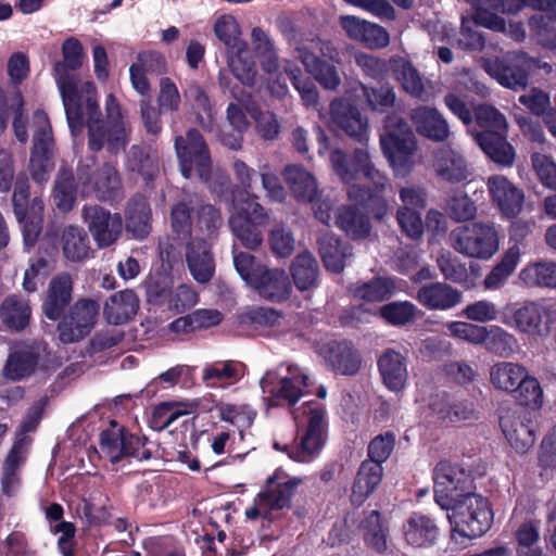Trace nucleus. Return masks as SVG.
I'll use <instances>...</instances> for the list:
<instances>
[{"mask_svg":"<svg viewBox=\"0 0 556 556\" xmlns=\"http://www.w3.org/2000/svg\"><path fill=\"white\" fill-rule=\"evenodd\" d=\"M186 262L193 278H212L215 262L207 242L194 237L186 245Z\"/></svg>","mask_w":556,"mask_h":556,"instance_id":"c85d7f7f","label":"nucleus"},{"mask_svg":"<svg viewBox=\"0 0 556 556\" xmlns=\"http://www.w3.org/2000/svg\"><path fill=\"white\" fill-rule=\"evenodd\" d=\"M34 139L29 167L33 179L38 184L48 181L53 168L51 149L53 144L52 129L47 114L36 111L33 116Z\"/></svg>","mask_w":556,"mask_h":556,"instance_id":"9d476101","label":"nucleus"},{"mask_svg":"<svg viewBox=\"0 0 556 556\" xmlns=\"http://www.w3.org/2000/svg\"><path fill=\"white\" fill-rule=\"evenodd\" d=\"M233 265L241 278H273L267 266L248 252L236 253Z\"/></svg>","mask_w":556,"mask_h":556,"instance_id":"052dcab7","label":"nucleus"},{"mask_svg":"<svg viewBox=\"0 0 556 556\" xmlns=\"http://www.w3.org/2000/svg\"><path fill=\"white\" fill-rule=\"evenodd\" d=\"M486 186L492 203L506 217L517 216L523 203V193L505 176L494 175L488 178Z\"/></svg>","mask_w":556,"mask_h":556,"instance_id":"4be33fe9","label":"nucleus"},{"mask_svg":"<svg viewBox=\"0 0 556 556\" xmlns=\"http://www.w3.org/2000/svg\"><path fill=\"white\" fill-rule=\"evenodd\" d=\"M418 308L409 301L384 304V321L396 327L406 326L416 319Z\"/></svg>","mask_w":556,"mask_h":556,"instance_id":"bf43d9fd","label":"nucleus"},{"mask_svg":"<svg viewBox=\"0 0 556 556\" xmlns=\"http://www.w3.org/2000/svg\"><path fill=\"white\" fill-rule=\"evenodd\" d=\"M319 354L336 375L355 376L362 367V355L349 340H330L320 346Z\"/></svg>","mask_w":556,"mask_h":556,"instance_id":"a211bd4d","label":"nucleus"},{"mask_svg":"<svg viewBox=\"0 0 556 556\" xmlns=\"http://www.w3.org/2000/svg\"><path fill=\"white\" fill-rule=\"evenodd\" d=\"M382 481V433L369 443L367 458L362 462L352 484L351 503L361 506Z\"/></svg>","mask_w":556,"mask_h":556,"instance_id":"1a4fd4ad","label":"nucleus"},{"mask_svg":"<svg viewBox=\"0 0 556 556\" xmlns=\"http://www.w3.org/2000/svg\"><path fill=\"white\" fill-rule=\"evenodd\" d=\"M197 204V195L184 192V198L172 207V228L181 239L189 238L192 233L191 211Z\"/></svg>","mask_w":556,"mask_h":556,"instance_id":"49530a36","label":"nucleus"},{"mask_svg":"<svg viewBox=\"0 0 556 556\" xmlns=\"http://www.w3.org/2000/svg\"><path fill=\"white\" fill-rule=\"evenodd\" d=\"M538 466L542 470H556V426L543 438L538 453Z\"/></svg>","mask_w":556,"mask_h":556,"instance_id":"774afa93","label":"nucleus"},{"mask_svg":"<svg viewBox=\"0 0 556 556\" xmlns=\"http://www.w3.org/2000/svg\"><path fill=\"white\" fill-rule=\"evenodd\" d=\"M262 299L280 303L292 292L291 280H244Z\"/></svg>","mask_w":556,"mask_h":556,"instance_id":"864d4df0","label":"nucleus"},{"mask_svg":"<svg viewBox=\"0 0 556 556\" xmlns=\"http://www.w3.org/2000/svg\"><path fill=\"white\" fill-rule=\"evenodd\" d=\"M84 216L99 248L110 247L119 238L123 230V220L119 214L111 213L99 206H90L84 210Z\"/></svg>","mask_w":556,"mask_h":556,"instance_id":"6ab92c4d","label":"nucleus"},{"mask_svg":"<svg viewBox=\"0 0 556 556\" xmlns=\"http://www.w3.org/2000/svg\"><path fill=\"white\" fill-rule=\"evenodd\" d=\"M417 300L429 309H448L462 301V293L443 282H433L418 290Z\"/></svg>","mask_w":556,"mask_h":556,"instance_id":"7c9ffc66","label":"nucleus"},{"mask_svg":"<svg viewBox=\"0 0 556 556\" xmlns=\"http://www.w3.org/2000/svg\"><path fill=\"white\" fill-rule=\"evenodd\" d=\"M175 149L184 177L191 178L193 172H195L201 181L207 182L210 180L212 174L211 156L208 148L198 130L190 129L186 137H176Z\"/></svg>","mask_w":556,"mask_h":556,"instance_id":"6e6552de","label":"nucleus"},{"mask_svg":"<svg viewBox=\"0 0 556 556\" xmlns=\"http://www.w3.org/2000/svg\"><path fill=\"white\" fill-rule=\"evenodd\" d=\"M73 293V280H51L42 304L45 316L50 320H59L70 305Z\"/></svg>","mask_w":556,"mask_h":556,"instance_id":"473e14b6","label":"nucleus"},{"mask_svg":"<svg viewBox=\"0 0 556 556\" xmlns=\"http://www.w3.org/2000/svg\"><path fill=\"white\" fill-rule=\"evenodd\" d=\"M223 225L220 212L211 204H203L198 210L195 230L206 237L213 236Z\"/></svg>","mask_w":556,"mask_h":556,"instance_id":"69168bd1","label":"nucleus"},{"mask_svg":"<svg viewBox=\"0 0 556 556\" xmlns=\"http://www.w3.org/2000/svg\"><path fill=\"white\" fill-rule=\"evenodd\" d=\"M185 97L192 103L197 122L205 130L213 128V109L206 92L199 85L192 84L185 91Z\"/></svg>","mask_w":556,"mask_h":556,"instance_id":"603ef678","label":"nucleus"},{"mask_svg":"<svg viewBox=\"0 0 556 556\" xmlns=\"http://www.w3.org/2000/svg\"><path fill=\"white\" fill-rule=\"evenodd\" d=\"M281 315L274 308L256 307L238 315V324L254 329L273 327L279 323Z\"/></svg>","mask_w":556,"mask_h":556,"instance_id":"680f3d73","label":"nucleus"},{"mask_svg":"<svg viewBox=\"0 0 556 556\" xmlns=\"http://www.w3.org/2000/svg\"><path fill=\"white\" fill-rule=\"evenodd\" d=\"M528 25L542 47L556 50V28L555 22L551 17L535 14L529 18Z\"/></svg>","mask_w":556,"mask_h":556,"instance_id":"e2e57ef3","label":"nucleus"},{"mask_svg":"<svg viewBox=\"0 0 556 556\" xmlns=\"http://www.w3.org/2000/svg\"><path fill=\"white\" fill-rule=\"evenodd\" d=\"M521 380L522 382L511 393L519 406L518 408L539 409L543 404V390L539 380L531 376L529 371Z\"/></svg>","mask_w":556,"mask_h":556,"instance_id":"de8ad7c7","label":"nucleus"},{"mask_svg":"<svg viewBox=\"0 0 556 556\" xmlns=\"http://www.w3.org/2000/svg\"><path fill=\"white\" fill-rule=\"evenodd\" d=\"M96 164L97 157L93 155L79 161L76 175L83 189L93 191L101 201L121 199L123 195V185L115 165L105 162L100 167L94 168Z\"/></svg>","mask_w":556,"mask_h":556,"instance_id":"20e7f679","label":"nucleus"},{"mask_svg":"<svg viewBox=\"0 0 556 556\" xmlns=\"http://www.w3.org/2000/svg\"><path fill=\"white\" fill-rule=\"evenodd\" d=\"M472 135L476 143L492 162L503 167L514 164L516 151L507 140L508 130L476 131Z\"/></svg>","mask_w":556,"mask_h":556,"instance_id":"5701e85b","label":"nucleus"},{"mask_svg":"<svg viewBox=\"0 0 556 556\" xmlns=\"http://www.w3.org/2000/svg\"><path fill=\"white\" fill-rule=\"evenodd\" d=\"M389 64L405 91L413 96H420L424 92L421 77L408 61L403 58H391Z\"/></svg>","mask_w":556,"mask_h":556,"instance_id":"8fccbe9b","label":"nucleus"},{"mask_svg":"<svg viewBox=\"0 0 556 556\" xmlns=\"http://www.w3.org/2000/svg\"><path fill=\"white\" fill-rule=\"evenodd\" d=\"M410 119L416 131L434 142H444L450 136L447 121L435 108L418 106L410 112Z\"/></svg>","mask_w":556,"mask_h":556,"instance_id":"a878e982","label":"nucleus"},{"mask_svg":"<svg viewBox=\"0 0 556 556\" xmlns=\"http://www.w3.org/2000/svg\"><path fill=\"white\" fill-rule=\"evenodd\" d=\"M336 226L352 239H362L370 233L369 218L349 206H341L336 212Z\"/></svg>","mask_w":556,"mask_h":556,"instance_id":"58836bf2","label":"nucleus"},{"mask_svg":"<svg viewBox=\"0 0 556 556\" xmlns=\"http://www.w3.org/2000/svg\"><path fill=\"white\" fill-rule=\"evenodd\" d=\"M228 66L233 76L243 85L252 86L255 81V64L248 46L229 51Z\"/></svg>","mask_w":556,"mask_h":556,"instance_id":"09e8293b","label":"nucleus"},{"mask_svg":"<svg viewBox=\"0 0 556 556\" xmlns=\"http://www.w3.org/2000/svg\"><path fill=\"white\" fill-rule=\"evenodd\" d=\"M228 223L233 236L245 249L257 250L262 245V226L250 220L247 215L232 213Z\"/></svg>","mask_w":556,"mask_h":556,"instance_id":"a19ab883","label":"nucleus"},{"mask_svg":"<svg viewBox=\"0 0 556 556\" xmlns=\"http://www.w3.org/2000/svg\"><path fill=\"white\" fill-rule=\"evenodd\" d=\"M300 479L286 478L280 480L277 473L270 476L265 486L257 494V503L265 508V514L271 510H280L291 507V500L294 496Z\"/></svg>","mask_w":556,"mask_h":556,"instance_id":"aec40b11","label":"nucleus"},{"mask_svg":"<svg viewBox=\"0 0 556 556\" xmlns=\"http://www.w3.org/2000/svg\"><path fill=\"white\" fill-rule=\"evenodd\" d=\"M151 208L144 199L132 200L126 210V229L134 237L142 239L151 230Z\"/></svg>","mask_w":556,"mask_h":556,"instance_id":"79ce46f5","label":"nucleus"},{"mask_svg":"<svg viewBox=\"0 0 556 556\" xmlns=\"http://www.w3.org/2000/svg\"><path fill=\"white\" fill-rule=\"evenodd\" d=\"M216 37L227 47L228 52L247 45L241 40V30L232 15H222L214 24Z\"/></svg>","mask_w":556,"mask_h":556,"instance_id":"6e6d98bb","label":"nucleus"},{"mask_svg":"<svg viewBox=\"0 0 556 556\" xmlns=\"http://www.w3.org/2000/svg\"><path fill=\"white\" fill-rule=\"evenodd\" d=\"M448 241L464 256L489 260L500 249V231L493 222H471L452 229Z\"/></svg>","mask_w":556,"mask_h":556,"instance_id":"7ed1b4c3","label":"nucleus"},{"mask_svg":"<svg viewBox=\"0 0 556 556\" xmlns=\"http://www.w3.org/2000/svg\"><path fill=\"white\" fill-rule=\"evenodd\" d=\"M527 372V368L520 364L498 362L490 369V382L496 390L511 394Z\"/></svg>","mask_w":556,"mask_h":556,"instance_id":"e433bc0d","label":"nucleus"},{"mask_svg":"<svg viewBox=\"0 0 556 556\" xmlns=\"http://www.w3.org/2000/svg\"><path fill=\"white\" fill-rule=\"evenodd\" d=\"M264 393H268L271 406H293L304 395L308 387V376L296 365H289L286 376L268 371L261 379Z\"/></svg>","mask_w":556,"mask_h":556,"instance_id":"0eeeda50","label":"nucleus"},{"mask_svg":"<svg viewBox=\"0 0 556 556\" xmlns=\"http://www.w3.org/2000/svg\"><path fill=\"white\" fill-rule=\"evenodd\" d=\"M502 321L521 333L546 337L556 330V305L526 301L519 307L511 308V317L505 313Z\"/></svg>","mask_w":556,"mask_h":556,"instance_id":"423d86ee","label":"nucleus"},{"mask_svg":"<svg viewBox=\"0 0 556 556\" xmlns=\"http://www.w3.org/2000/svg\"><path fill=\"white\" fill-rule=\"evenodd\" d=\"M407 377L406 357L394 350H384V387L397 393L404 389Z\"/></svg>","mask_w":556,"mask_h":556,"instance_id":"ea45409f","label":"nucleus"},{"mask_svg":"<svg viewBox=\"0 0 556 556\" xmlns=\"http://www.w3.org/2000/svg\"><path fill=\"white\" fill-rule=\"evenodd\" d=\"M283 178L293 197L300 202L314 201L319 189L316 178L312 173L300 165H287L283 169Z\"/></svg>","mask_w":556,"mask_h":556,"instance_id":"2f4dec72","label":"nucleus"},{"mask_svg":"<svg viewBox=\"0 0 556 556\" xmlns=\"http://www.w3.org/2000/svg\"><path fill=\"white\" fill-rule=\"evenodd\" d=\"M139 299L131 290L119 291L105 302L103 315L109 324L123 325L135 317Z\"/></svg>","mask_w":556,"mask_h":556,"instance_id":"c756f323","label":"nucleus"},{"mask_svg":"<svg viewBox=\"0 0 556 556\" xmlns=\"http://www.w3.org/2000/svg\"><path fill=\"white\" fill-rule=\"evenodd\" d=\"M62 248L67 260L78 262L87 258L90 247L86 231L79 227L66 226L62 232Z\"/></svg>","mask_w":556,"mask_h":556,"instance_id":"a18cd8bd","label":"nucleus"},{"mask_svg":"<svg viewBox=\"0 0 556 556\" xmlns=\"http://www.w3.org/2000/svg\"><path fill=\"white\" fill-rule=\"evenodd\" d=\"M473 117L480 131L508 130V123L503 113L490 104H479L473 109Z\"/></svg>","mask_w":556,"mask_h":556,"instance_id":"4d7b16f0","label":"nucleus"},{"mask_svg":"<svg viewBox=\"0 0 556 556\" xmlns=\"http://www.w3.org/2000/svg\"><path fill=\"white\" fill-rule=\"evenodd\" d=\"M318 247L325 267L333 275L340 274L345 258L352 255L350 247L328 232L320 236Z\"/></svg>","mask_w":556,"mask_h":556,"instance_id":"f704fd0d","label":"nucleus"},{"mask_svg":"<svg viewBox=\"0 0 556 556\" xmlns=\"http://www.w3.org/2000/svg\"><path fill=\"white\" fill-rule=\"evenodd\" d=\"M149 440L144 435L130 432L115 420L111 421V428L100 433V448L109 457L111 463L116 464L124 458L136 460H149L152 452L147 444Z\"/></svg>","mask_w":556,"mask_h":556,"instance_id":"39448f33","label":"nucleus"},{"mask_svg":"<svg viewBox=\"0 0 556 556\" xmlns=\"http://www.w3.org/2000/svg\"><path fill=\"white\" fill-rule=\"evenodd\" d=\"M125 168L149 180L159 170L156 154L150 148L135 144L126 153Z\"/></svg>","mask_w":556,"mask_h":556,"instance_id":"4c0bfd02","label":"nucleus"},{"mask_svg":"<svg viewBox=\"0 0 556 556\" xmlns=\"http://www.w3.org/2000/svg\"><path fill=\"white\" fill-rule=\"evenodd\" d=\"M500 427L510 446L527 453L535 442L534 413L525 408H508L500 417Z\"/></svg>","mask_w":556,"mask_h":556,"instance_id":"4468645a","label":"nucleus"},{"mask_svg":"<svg viewBox=\"0 0 556 556\" xmlns=\"http://www.w3.org/2000/svg\"><path fill=\"white\" fill-rule=\"evenodd\" d=\"M331 123L359 142L368 139V123L361 112L343 99L330 103Z\"/></svg>","mask_w":556,"mask_h":556,"instance_id":"412c9836","label":"nucleus"},{"mask_svg":"<svg viewBox=\"0 0 556 556\" xmlns=\"http://www.w3.org/2000/svg\"><path fill=\"white\" fill-rule=\"evenodd\" d=\"M432 165L437 176L450 184L466 181L470 176L464 155L450 147L440 148L434 152Z\"/></svg>","mask_w":556,"mask_h":556,"instance_id":"b1692460","label":"nucleus"},{"mask_svg":"<svg viewBox=\"0 0 556 556\" xmlns=\"http://www.w3.org/2000/svg\"><path fill=\"white\" fill-rule=\"evenodd\" d=\"M30 316L31 308L28 302L18 295H9L1 304V320L11 330H24L29 325Z\"/></svg>","mask_w":556,"mask_h":556,"instance_id":"c9c22d12","label":"nucleus"},{"mask_svg":"<svg viewBox=\"0 0 556 556\" xmlns=\"http://www.w3.org/2000/svg\"><path fill=\"white\" fill-rule=\"evenodd\" d=\"M429 406L439 419L452 424L469 419L472 414V409L466 403H452L445 392L432 396Z\"/></svg>","mask_w":556,"mask_h":556,"instance_id":"c03bdc74","label":"nucleus"},{"mask_svg":"<svg viewBox=\"0 0 556 556\" xmlns=\"http://www.w3.org/2000/svg\"><path fill=\"white\" fill-rule=\"evenodd\" d=\"M223 319L224 316L218 309L201 308L176 318L170 323L169 329L176 333H191L218 326Z\"/></svg>","mask_w":556,"mask_h":556,"instance_id":"72a5a7b5","label":"nucleus"},{"mask_svg":"<svg viewBox=\"0 0 556 556\" xmlns=\"http://www.w3.org/2000/svg\"><path fill=\"white\" fill-rule=\"evenodd\" d=\"M405 542L413 547H428L435 543L439 528L429 516L413 511L402 525Z\"/></svg>","mask_w":556,"mask_h":556,"instance_id":"393cba45","label":"nucleus"},{"mask_svg":"<svg viewBox=\"0 0 556 556\" xmlns=\"http://www.w3.org/2000/svg\"><path fill=\"white\" fill-rule=\"evenodd\" d=\"M354 295L364 302L340 312L338 318L342 327L358 328L362 324L382 317V305H379L382 301V280H368L356 289Z\"/></svg>","mask_w":556,"mask_h":556,"instance_id":"f8f14e48","label":"nucleus"},{"mask_svg":"<svg viewBox=\"0 0 556 556\" xmlns=\"http://www.w3.org/2000/svg\"><path fill=\"white\" fill-rule=\"evenodd\" d=\"M446 211L451 219L463 223L473 220L478 208L475 201L466 192L459 191L450 197Z\"/></svg>","mask_w":556,"mask_h":556,"instance_id":"13d9d810","label":"nucleus"},{"mask_svg":"<svg viewBox=\"0 0 556 556\" xmlns=\"http://www.w3.org/2000/svg\"><path fill=\"white\" fill-rule=\"evenodd\" d=\"M100 305L91 299L78 300L63 316L58 325V334L62 343H74L88 336L96 324Z\"/></svg>","mask_w":556,"mask_h":556,"instance_id":"2eb2a0df","label":"nucleus"},{"mask_svg":"<svg viewBox=\"0 0 556 556\" xmlns=\"http://www.w3.org/2000/svg\"><path fill=\"white\" fill-rule=\"evenodd\" d=\"M417 141L412 129L401 134L384 132V157L397 177H405L414 167Z\"/></svg>","mask_w":556,"mask_h":556,"instance_id":"f3484780","label":"nucleus"},{"mask_svg":"<svg viewBox=\"0 0 556 556\" xmlns=\"http://www.w3.org/2000/svg\"><path fill=\"white\" fill-rule=\"evenodd\" d=\"M268 241L271 252L279 257H288L294 251L295 240L293 233L283 224L277 225L269 232Z\"/></svg>","mask_w":556,"mask_h":556,"instance_id":"0e129e2a","label":"nucleus"},{"mask_svg":"<svg viewBox=\"0 0 556 556\" xmlns=\"http://www.w3.org/2000/svg\"><path fill=\"white\" fill-rule=\"evenodd\" d=\"M434 482L438 485H445L452 493H457V498L467 501L473 495L472 479L469 473L447 460H441L434 468Z\"/></svg>","mask_w":556,"mask_h":556,"instance_id":"cd10ccee","label":"nucleus"},{"mask_svg":"<svg viewBox=\"0 0 556 556\" xmlns=\"http://www.w3.org/2000/svg\"><path fill=\"white\" fill-rule=\"evenodd\" d=\"M531 161L542 185L556 190V164L553 160L545 154L535 152L531 155Z\"/></svg>","mask_w":556,"mask_h":556,"instance_id":"338daca9","label":"nucleus"},{"mask_svg":"<svg viewBox=\"0 0 556 556\" xmlns=\"http://www.w3.org/2000/svg\"><path fill=\"white\" fill-rule=\"evenodd\" d=\"M40 349L36 344H25L8 356L3 375L12 381H21L31 376L40 361Z\"/></svg>","mask_w":556,"mask_h":556,"instance_id":"bb28decb","label":"nucleus"},{"mask_svg":"<svg viewBox=\"0 0 556 556\" xmlns=\"http://www.w3.org/2000/svg\"><path fill=\"white\" fill-rule=\"evenodd\" d=\"M283 71L300 93L303 103L306 106H315L319 99L315 84L309 78L303 77L301 70L289 60L283 61Z\"/></svg>","mask_w":556,"mask_h":556,"instance_id":"5fc2aeb1","label":"nucleus"},{"mask_svg":"<svg viewBox=\"0 0 556 556\" xmlns=\"http://www.w3.org/2000/svg\"><path fill=\"white\" fill-rule=\"evenodd\" d=\"M63 61L54 65V76L63 101L67 124L74 136L83 131L85 119L88 127V147L98 152L103 148L112 154L125 150L129 142L130 126L124 121L121 106L115 97H106V118L94 99L96 88L86 81L78 88L75 71L83 64L84 49L78 39L67 38L62 45Z\"/></svg>","mask_w":556,"mask_h":556,"instance_id":"f257e3e1","label":"nucleus"},{"mask_svg":"<svg viewBox=\"0 0 556 556\" xmlns=\"http://www.w3.org/2000/svg\"><path fill=\"white\" fill-rule=\"evenodd\" d=\"M336 173L348 186L349 198L356 203L367 204L379 192L378 180L380 172L372 165L369 154L363 148H357L351 162H348L342 151L331 154Z\"/></svg>","mask_w":556,"mask_h":556,"instance_id":"f03ea898","label":"nucleus"},{"mask_svg":"<svg viewBox=\"0 0 556 556\" xmlns=\"http://www.w3.org/2000/svg\"><path fill=\"white\" fill-rule=\"evenodd\" d=\"M77 187L75 177L70 168L61 167L56 174L53 187V202L62 212H68L76 202Z\"/></svg>","mask_w":556,"mask_h":556,"instance_id":"37998d69","label":"nucleus"},{"mask_svg":"<svg viewBox=\"0 0 556 556\" xmlns=\"http://www.w3.org/2000/svg\"><path fill=\"white\" fill-rule=\"evenodd\" d=\"M455 530L464 538L476 539L483 535L493 522V511L486 497L469 495L454 514Z\"/></svg>","mask_w":556,"mask_h":556,"instance_id":"9b49d317","label":"nucleus"},{"mask_svg":"<svg viewBox=\"0 0 556 556\" xmlns=\"http://www.w3.org/2000/svg\"><path fill=\"white\" fill-rule=\"evenodd\" d=\"M325 412L320 407H309L307 425L300 442L294 445H285L279 447L278 443L274 446L277 450L287 452L289 457L299 463L312 462L323 450L326 441L325 434Z\"/></svg>","mask_w":556,"mask_h":556,"instance_id":"ddd939ff","label":"nucleus"},{"mask_svg":"<svg viewBox=\"0 0 556 556\" xmlns=\"http://www.w3.org/2000/svg\"><path fill=\"white\" fill-rule=\"evenodd\" d=\"M534 68V60L526 52H515L503 59H495L488 65V71L503 87L525 89L530 72Z\"/></svg>","mask_w":556,"mask_h":556,"instance_id":"dca6fc26","label":"nucleus"},{"mask_svg":"<svg viewBox=\"0 0 556 556\" xmlns=\"http://www.w3.org/2000/svg\"><path fill=\"white\" fill-rule=\"evenodd\" d=\"M481 344L490 353L506 357L515 351L517 340L502 327L492 325L486 327V337Z\"/></svg>","mask_w":556,"mask_h":556,"instance_id":"3c124183","label":"nucleus"}]
</instances>
